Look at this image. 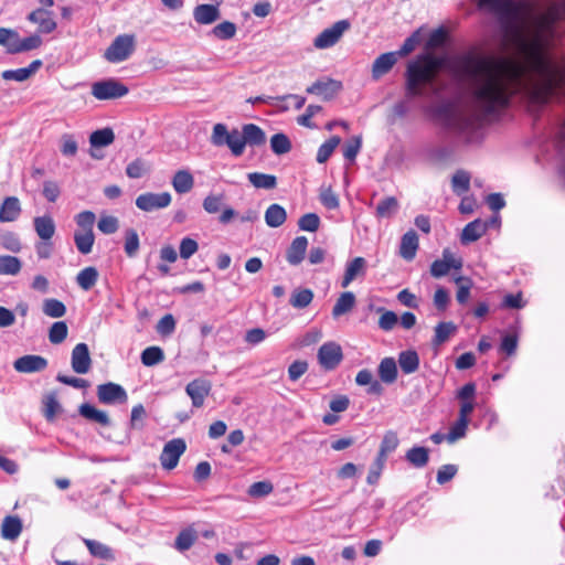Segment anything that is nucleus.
Segmentation results:
<instances>
[{
	"label": "nucleus",
	"instance_id": "nucleus-1",
	"mask_svg": "<svg viewBox=\"0 0 565 565\" xmlns=\"http://www.w3.org/2000/svg\"><path fill=\"white\" fill-rule=\"evenodd\" d=\"M480 4L501 7L515 23L520 39L519 56L513 58L468 54L460 62L473 107L481 115H494L521 94L533 104H546L564 93L565 61H556L547 50L555 23L565 20V0L543 9L539 2L480 0Z\"/></svg>",
	"mask_w": 565,
	"mask_h": 565
},
{
	"label": "nucleus",
	"instance_id": "nucleus-2",
	"mask_svg": "<svg viewBox=\"0 0 565 565\" xmlns=\"http://www.w3.org/2000/svg\"><path fill=\"white\" fill-rule=\"evenodd\" d=\"M437 62L430 56H423L408 64L406 71V97H422L425 86L434 83L437 75Z\"/></svg>",
	"mask_w": 565,
	"mask_h": 565
},
{
	"label": "nucleus",
	"instance_id": "nucleus-3",
	"mask_svg": "<svg viewBox=\"0 0 565 565\" xmlns=\"http://www.w3.org/2000/svg\"><path fill=\"white\" fill-rule=\"evenodd\" d=\"M135 51L132 34L118 35L106 50L104 57L110 63L126 61Z\"/></svg>",
	"mask_w": 565,
	"mask_h": 565
},
{
	"label": "nucleus",
	"instance_id": "nucleus-4",
	"mask_svg": "<svg viewBox=\"0 0 565 565\" xmlns=\"http://www.w3.org/2000/svg\"><path fill=\"white\" fill-rule=\"evenodd\" d=\"M128 92L127 86L114 78L95 82L92 85V95L98 100L120 98Z\"/></svg>",
	"mask_w": 565,
	"mask_h": 565
},
{
	"label": "nucleus",
	"instance_id": "nucleus-5",
	"mask_svg": "<svg viewBox=\"0 0 565 565\" xmlns=\"http://www.w3.org/2000/svg\"><path fill=\"white\" fill-rule=\"evenodd\" d=\"M186 444L182 438H174L168 441L160 455V463L163 469L172 470L178 466L180 457L184 454Z\"/></svg>",
	"mask_w": 565,
	"mask_h": 565
},
{
	"label": "nucleus",
	"instance_id": "nucleus-6",
	"mask_svg": "<svg viewBox=\"0 0 565 565\" xmlns=\"http://www.w3.org/2000/svg\"><path fill=\"white\" fill-rule=\"evenodd\" d=\"M350 23L347 20H340L332 26L324 29L313 41L316 49L323 50L333 46L341 39L343 33L349 30Z\"/></svg>",
	"mask_w": 565,
	"mask_h": 565
},
{
	"label": "nucleus",
	"instance_id": "nucleus-7",
	"mask_svg": "<svg viewBox=\"0 0 565 565\" xmlns=\"http://www.w3.org/2000/svg\"><path fill=\"white\" fill-rule=\"evenodd\" d=\"M499 214H493L489 222L477 218L468 223L461 233V243L468 244L479 239L487 231L488 226H499Z\"/></svg>",
	"mask_w": 565,
	"mask_h": 565
},
{
	"label": "nucleus",
	"instance_id": "nucleus-8",
	"mask_svg": "<svg viewBox=\"0 0 565 565\" xmlns=\"http://www.w3.org/2000/svg\"><path fill=\"white\" fill-rule=\"evenodd\" d=\"M212 384L205 379H195L185 386V393L191 398L192 405L200 408L204 405L205 398L210 395Z\"/></svg>",
	"mask_w": 565,
	"mask_h": 565
},
{
	"label": "nucleus",
	"instance_id": "nucleus-9",
	"mask_svg": "<svg viewBox=\"0 0 565 565\" xmlns=\"http://www.w3.org/2000/svg\"><path fill=\"white\" fill-rule=\"evenodd\" d=\"M343 354L341 347L335 342L322 344L318 351V360L326 370L335 369L342 361Z\"/></svg>",
	"mask_w": 565,
	"mask_h": 565
},
{
	"label": "nucleus",
	"instance_id": "nucleus-10",
	"mask_svg": "<svg viewBox=\"0 0 565 565\" xmlns=\"http://www.w3.org/2000/svg\"><path fill=\"white\" fill-rule=\"evenodd\" d=\"M97 396L103 404H114L117 402H126L127 393L122 386L116 383L100 384L97 387Z\"/></svg>",
	"mask_w": 565,
	"mask_h": 565
},
{
	"label": "nucleus",
	"instance_id": "nucleus-11",
	"mask_svg": "<svg viewBox=\"0 0 565 565\" xmlns=\"http://www.w3.org/2000/svg\"><path fill=\"white\" fill-rule=\"evenodd\" d=\"M71 364L74 372L86 374L90 370L92 359L86 343H77L71 356Z\"/></svg>",
	"mask_w": 565,
	"mask_h": 565
},
{
	"label": "nucleus",
	"instance_id": "nucleus-12",
	"mask_svg": "<svg viewBox=\"0 0 565 565\" xmlns=\"http://www.w3.org/2000/svg\"><path fill=\"white\" fill-rule=\"evenodd\" d=\"M342 85L334 79L317 81L307 87V93L322 97L323 100H331L341 90Z\"/></svg>",
	"mask_w": 565,
	"mask_h": 565
},
{
	"label": "nucleus",
	"instance_id": "nucleus-13",
	"mask_svg": "<svg viewBox=\"0 0 565 565\" xmlns=\"http://www.w3.org/2000/svg\"><path fill=\"white\" fill-rule=\"evenodd\" d=\"M47 360L41 355L28 354L17 359L13 363L15 371L20 373L42 372L47 367Z\"/></svg>",
	"mask_w": 565,
	"mask_h": 565
},
{
	"label": "nucleus",
	"instance_id": "nucleus-14",
	"mask_svg": "<svg viewBox=\"0 0 565 565\" xmlns=\"http://www.w3.org/2000/svg\"><path fill=\"white\" fill-rule=\"evenodd\" d=\"M171 202V195L168 192L161 193H146L141 194L136 200L138 209L149 211L153 209H163Z\"/></svg>",
	"mask_w": 565,
	"mask_h": 565
},
{
	"label": "nucleus",
	"instance_id": "nucleus-15",
	"mask_svg": "<svg viewBox=\"0 0 565 565\" xmlns=\"http://www.w3.org/2000/svg\"><path fill=\"white\" fill-rule=\"evenodd\" d=\"M221 18L218 4H198L193 9V19L198 24L207 25L212 24Z\"/></svg>",
	"mask_w": 565,
	"mask_h": 565
},
{
	"label": "nucleus",
	"instance_id": "nucleus-16",
	"mask_svg": "<svg viewBox=\"0 0 565 565\" xmlns=\"http://www.w3.org/2000/svg\"><path fill=\"white\" fill-rule=\"evenodd\" d=\"M397 61V54L394 52L383 53L377 56L372 65L373 79H380L383 75L387 74Z\"/></svg>",
	"mask_w": 565,
	"mask_h": 565
},
{
	"label": "nucleus",
	"instance_id": "nucleus-17",
	"mask_svg": "<svg viewBox=\"0 0 565 565\" xmlns=\"http://www.w3.org/2000/svg\"><path fill=\"white\" fill-rule=\"evenodd\" d=\"M28 20L39 25L40 33H51L56 29V22L52 12L44 9H36L28 15Z\"/></svg>",
	"mask_w": 565,
	"mask_h": 565
},
{
	"label": "nucleus",
	"instance_id": "nucleus-18",
	"mask_svg": "<svg viewBox=\"0 0 565 565\" xmlns=\"http://www.w3.org/2000/svg\"><path fill=\"white\" fill-rule=\"evenodd\" d=\"M42 66L41 60H34L28 67L3 71L1 76L4 81L24 82L29 79Z\"/></svg>",
	"mask_w": 565,
	"mask_h": 565
},
{
	"label": "nucleus",
	"instance_id": "nucleus-19",
	"mask_svg": "<svg viewBox=\"0 0 565 565\" xmlns=\"http://www.w3.org/2000/svg\"><path fill=\"white\" fill-rule=\"evenodd\" d=\"M366 269V260L363 257H355L348 263L341 287L347 288L355 278L363 276Z\"/></svg>",
	"mask_w": 565,
	"mask_h": 565
},
{
	"label": "nucleus",
	"instance_id": "nucleus-20",
	"mask_svg": "<svg viewBox=\"0 0 565 565\" xmlns=\"http://www.w3.org/2000/svg\"><path fill=\"white\" fill-rule=\"evenodd\" d=\"M307 246L308 241L305 236L296 237L287 249V262L294 266L299 265L305 258Z\"/></svg>",
	"mask_w": 565,
	"mask_h": 565
},
{
	"label": "nucleus",
	"instance_id": "nucleus-21",
	"mask_svg": "<svg viewBox=\"0 0 565 565\" xmlns=\"http://www.w3.org/2000/svg\"><path fill=\"white\" fill-rule=\"evenodd\" d=\"M21 519L17 515H8L1 524V536L8 541H15L22 532Z\"/></svg>",
	"mask_w": 565,
	"mask_h": 565
},
{
	"label": "nucleus",
	"instance_id": "nucleus-22",
	"mask_svg": "<svg viewBox=\"0 0 565 565\" xmlns=\"http://www.w3.org/2000/svg\"><path fill=\"white\" fill-rule=\"evenodd\" d=\"M244 148L248 146H262L266 142L265 132L255 124H246L242 128Z\"/></svg>",
	"mask_w": 565,
	"mask_h": 565
},
{
	"label": "nucleus",
	"instance_id": "nucleus-23",
	"mask_svg": "<svg viewBox=\"0 0 565 565\" xmlns=\"http://www.w3.org/2000/svg\"><path fill=\"white\" fill-rule=\"evenodd\" d=\"M418 248V236L415 231L411 230L405 233L401 242V256L406 260H412Z\"/></svg>",
	"mask_w": 565,
	"mask_h": 565
},
{
	"label": "nucleus",
	"instance_id": "nucleus-24",
	"mask_svg": "<svg viewBox=\"0 0 565 565\" xmlns=\"http://www.w3.org/2000/svg\"><path fill=\"white\" fill-rule=\"evenodd\" d=\"M397 372L394 358H384L379 364L377 374L385 384H393L397 379Z\"/></svg>",
	"mask_w": 565,
	"mask_h": 565
},
{
	"label": "nucleus",
	"instance_id": "nucleus-25",
	"mask_svg": "<svg viewBox=\"0 0 565 565\" xmlns=\"http://www.w3.org/2000/svg\"><path fill=\"white\" fill-rule=\"evenodd\" d=\"M34 228L42 241H50L55 233V223L49 215L34 218Z\"/></svg>",
	"mask_w": 565,
	"mask_h": 565
},
{
	"label": "nucleus",
	"instance_id": "nucleus-26",
	"mask_svg": "<svg viewBox=\"0 0 565 565\" xmlns=\"http://www.w3.org/2000/svg\"><path fill=\"white\" fill-rule=\"evenodd\" d=\"M78 413L84 418L98 423L103 426H108L110 424V419L106 412L99 411L88 403L82 404L78 408Z\"/></svg>",
	"mask_w": 565,
	"mask_h": 565
},
{
	"label": "nucleus",
	"instance_id": "nucleus-27",
	"mask_svg": "<svg viewBox=\"0 0 565 565\" xmlns=\"http://www.w3.org/2000/svg\"><path fill=\"white\" fill-rule=\"evenodd\" d=\"M398 364L403 373H415L419 367V356L416 351H402L398 355Z\"/></svg>",
	"mask_w": 565,
	"mask_h": 565
},
{
	"label": "nucleus",
	"instance_id": "nucleus-28",
	"mask_svg": "<svg viewBox=\"0 0 565 565\" xmlns=\"http://www.w3.org/2000/svg\"><path fill=\"white\" fill-rule=\"evenodd\" d=\"M457 331V326L451 322V321H448V322H439L436 327H435V334H434V338H433V345L434 347H439L441 344H444L445 342H447L451 335H454Z\"/></svg>",
	"mask_w": 565,
	"mask_h": 565
},
{
	"label": "nucleus",
	"instance_id": "nucleus-29",
	"mask_svg": "<svg viewBox=\"0 0 565 565\" xmlns=\"http://www.w3.org/2000/svg\"><path fill=\"white\" fill-rule=\"evenodd\" d=\"M355 305V296L351 291H345L340 295L332 309V317L334 319L350 312Z\"/></svg>",
	"mask_w": 565,
	"mask_h": 565
},
{
	"label": "nucleus",
	"instance_id": "nucleus-30",
	"mask_svg": "<svg viewBox=\"0 0 565 565\" xmlns=\"http://www.w3.org/2000/svg\"><path fill=\"white\" fill-rule=\"evenodd\" d=\"M94 233L92 230H79L74 233V242L79 253L86 255L92 252L94 245Z\"/></svg>",
	"mask_w": 565,
	"mask_h": 565
},
{
	"label": "nucleus",
	"instance_id": "nucleus-31",
	"mask_svg": "<svg viewBox=\"0 0 565 565\" xmlns=\"http://www.w3.org/2000/svg\"><path fill=\"white\" fill-rule=\"evenodd\" d=\"M84 544L88 548L89 553L100 559L113 561L115 558L113 550L98 541L84 539Z\"/></svg>",
	"mask_w": 565,
	"mask_h": 565
},
{
	"label": "nucleus",
	"instance_id": "nucleus-32",
	"mask_svg": "<svg viewBox=\"0 0 565 565\" xmlns=\"http://www.w3.org/2000/svg\"><path fill=\"white\" fill-rule=\"evenodd\" d=\"M405 458L415 468H423L428 463L429 450L426 447L415 446L407 450Z\"/></svg>",
	"mask_w": 565,
	"mask_h": 565
},
{
	"label": "nucleus",
	"instance_id": "nucleus-33",
	"mask_svg": "<svg viewBox=\"0 0 565 565\" xmlns=\"http://www.w3.org/2000/svg\"><path fill=\"white\" fill-rule=\"evenodd\" d=\"M194 184L193 175L188 170H179L172 178L173 189L178 193H188Z\"/></svg>",
	"mask_w": 565,
	"mask_h": 565
},
{
	"label": "nucleus",
	"instance_id": "nucleus-34",
	"mask_svg": "<svg viewBox=\"0 0 565 565\" xmlns=\"http://www.w3.org/2000/svg\"><path fill=\"white\" fill-rule=\"evenodd\" d=\"M43 415L49 422H53L57 414L62 412V406L57 401L55 392H51L43 397Z\"/></svg>",
	"mask_w": 565,
	"mask_h": 565
},
{
	"label": "nucleus",
	"instance_id": "nucleus-35",
	"mask_svg": "<svg viewBox=\"0 0 565 565\" xmlns=\"http://www.w3.org/2000/svg\"><path fill=\"white\" fill-rule=\"evenodd\" d=\"M462 266V262L457 258H451L450 260H435L430 266V274L436 278H440L446 276L451 268L460 269Z\"/></svg>",
	"mask_w": 565,
	"mask_h": 565
},
{
	"label": "nucleus",
	"instance_id": "nucleus-36",
	"mask_svg": "<svg viewBox=\"0 0 565 565\" xmlns=\"http://www.w3.org/2000/svg\"><path fill=\"white\" fill-rule=\"evenodd\" d=\"M313 300V292L308 288H296L289 299L291 307L296 309L307 308Z\"/></svg>",
	"mask_w": 565,
	"mask_h": 565
},
{
	"label": "nucleus",
	"instance_id": "nucleus-37",
	"mask_svg": "<svg viewBox=\"0 0 565 565\" xmlns=\"http://www.w3.org/2000/svg\"><path fill=\"white\" fill-rule=\"evenodd\" d=\"M205 212H234V210L225 202L223 194H211L203 202Z\"/></svg>",
	"mask_w": 565,
	"mask_h": 565
},
{
	"label": "nucleus",
	"instance_id": "nucleus-38",
	"mask_svg": "<svg viewBox=\"0 0 565 565\" xmlns=\"http://www.w3.org/2000/svg\"><path fill=\"white\" fill-rule=\"evenodd\" d=\"M452 127L460 134H468L478 127L477 116L457 115L452 118Z\"/></svg>",
	"mask_w": 565,
	"mask_h": 565
},
{
	"label": "nucleus",
	"instance_id": "nucleus-39",
	"mask_svg": "<svg viewBox=\"0 0 565 565\" xmlns=\"http://www.w3.org/2000/svg\"><path fill=\"white\" fill-rule=\"evenodd\" d=\"M248 181L257 189H274L277 184V179L273 174L252 172L247 175Z\"/></svg>",
	"mask_w": 565,
	"mask_h": 565
},
{
	"label": "nucleus",
	"instance_id": "nucleus-40",
	"mask_svg": "<svg viewBox=\"0 0 565 565\" xmlns=\"http://www.w3.org/2000/svg\"><path fill=\"white\" fill-rule=\"evenodd\" d=\"M98 279V271L95 267H86L82 269L76 277L78 286L84 290L92 289Z\"/></svg>",
	"mask_w": 565,
	"mask_h": 565
},
{
	"label": "nucleus",
	"instance_id": "nucleus-41",
	"mask_svg": "<svg viewBox=\"0 0 565 565\" xmlns=\"http://www.w3.org/2000/svg\"><path fill=\"white\" fill-rule=\"evenodd\" d=\"M43 313L50 318H61L66 313L65 305L54 298H47L43 301Z\"/></svg>",
	"mask_w": 565,
	"mask_h": 565
},
{
	"label": "nucleus",
	"instance_id": "nucleus-42",
	"mask_svg": "<svg viewBox=\"0 0 565 565\" xmlns=\"http://www.w3.org/2000/svg\"><path fill=\"white\" fill-rule=\"evenodd\" d=\"M398 444L399 440L397 434L393 430L386 431L381 441L377 455L387 459V456L395 451V449L398 447Z\"/></svg>",
	"mask_w": 565,
	"mask_h": 565
},
{
	"label": "nucleus",
	"instance_id": "nucleus-43",
	"mask_svg": "<svg viewBox=\"0 0 565 565\" xmlns=\"http://www.w3.org/2000/svg\"><path fill=\"white\" fill-rule=\"evenodd\" d=\"M164 360L163 350L159 347H148L141 353V363L145 366H153Z\"/></svg>",
	"mask_w": 565,
	"mask_h": 565
},
{
	"label": "nucleus",
	"instance_id": "nucleus-44",
	"mask_svg": "<svg viewBox=\"0 0 565 565\" xmlns=\"http://www.w3.org/2000/svg\"><path fill=\"white\" fill-rule=\"evenodd\" d=\"M237 28L235 23L231 21H223L215 25L210 34L218 40H230L233 39L236 34Z\"/></svg>",
	"mask_w": 565,
	"mask_h": 565
},
{
	"label": "nucleus",
	"instance_id": "nucleus-45",
	"mask_svg": "<svg viewBox=\"0 0 565 565\" xmlns=\"http://www.w3.org/2000/svg\"><path fill=\"white\" fill-rule=\"evenodd\" d=\"M114 139V131L110 128H104L94 131L89 137V142L92 147L99 148L110 145Z\"/></svg>",
	"mask_w": 565,
	"mask_h": 565
},
{
	"label": "nucleus",
	"instance_id": "nucleus-46",
	"mask_svg": "<svg viewBox=\"0 0 565 565\" xmlns=\"http://www.w3.org/2000/svg\"><path fill=\"white\" fill-rule=\"evenodd\" d=\"M451 186L454 192L461 195L468 192L470 188V174L463 170L457 171L451 179Z\"/></svg>",
	"mask_w": 565,
	"mask_h": 565
},
{
	"label": "nucleus",
	"instance_id": "nucleus-47",
	"mask_svg": "<svg viewBox=\"0 0 565 565\" xmlns=\"http://www.w3.org/2000/svg\"><path fill=\"white\" fill-rule=\"evenodd\" d=\"M139 236L138 233L134 228H128L125 231V245L124 249L128 257L132 258L138 254L139 250Z\"/></svg>",
	"mask_w": 565,
	"mask_h": 565
},
{
	"label": "nucleus",
	"instance_id": "nucleus-48",
	"mask_svg": "<svg viewBox=\"0 0 565 565\" xmlns=\"http://www.w3.org/2000/svg\"><path fill=\"white\" fill-rule=\"evenodd\" d=\"M18 32L13 29L0 28V45L4 46L7 53L15 54L13 51L18 44Z\"/></svg>",
	"mask_w": 565,
	"mask_h": 565
},
{
	"label": "nucleus",
	"instance_id": "nucleus-49",
	"mask_svg": "<svg viewBox=\"0 0 565 565\" xmlns=\"http://www.w3.org/2000/svg\"><path fill=\"white\" fill-rule=\"evenodd\" d=\"M42 45V39L39 34H33L28 38L21 39L18 34V44L17 47L13 49L15 54L22 52H29L39 49Z\"/></svg>",
	"mask_w": 565,
	"mask_h": 565
},
{
	"label": "nucleus",
	"instance_id": "nucleus-50",
	"mask_svg": "<svg viewBox=\"0 0 565 565\" xmlns=\"http://www.w3.org/2000/svg\"><path fill=\"white\" fill-rule=\"evenodd\" d=\"M340 142L341 138L338 136H333L323 142L318 149L317 161L319 163H324L330 158L334 149L340 145Z\"/></svg>",
	"mask_w": 565,
	"mask_h": 565
},
{
	"label": "nucleus",
	"instance_id": "nucleus-51",
	"mask_svg": "<svg viewBox=\"0 0 565 565\" xmlns=\"http://www.w3.org/2000/svg\"><path fill=\"white\" fill-rule=\"evenodd\" d=\"M195 540L196 532L193 529H185L178 534L174 546L177 550L184 552L193 545Z\"/></svg>",
	"mask_w": 565,
	"mask_h": 565
},
{
	"label": "nucleus",
	"instance_id": "nucleus-52",
	"mask_svg": "<svg viewBox=\"0 0 565 565\" xmlns=\"http://www.w3.org/2000/svg\"><path fill=\"white\" fill-rule=\"evenodd\" d=\"M21 270V262L14 256H0V275H17Z\"/></svg>",
	"mask_w": 565,
	"mask_h": 565
},
{
	"label": "nucleus",
	"instance_id": "nucleus-53",
	"mask_svg": "<svg viewBox=\"0 0 565 565\" xmlns=\"http://www.w3.org/2000/svg\"><path fill=\"white\" fill-rule=\"evenodd\" d=\"M67 333V324L64 321H56L49 330V340L53 344H60L66 339Z\"/></svg>",
	"mask_w": 565,
	"mask_h": 565
},
{
	"label": "nucleus",
	"instance_id": "nucleus-54",
	"mask_svg": "<svg viewBox=\"0 0 565 565\" xmlns=\"http://www.w3.org/2000/svg\"><path fill=\"white\" fill-rule=\"evenodd\" d=\"M227 146L235 157H239L244 152L243 135L238 129L231 130L230 137L225 140Z\"/></svg>",
	"mask_w": 565,
	"mask_h": 565
},
{
	"label": "nucleus",
	"instance_id": "nucleus-55",
	"mask_svg": "<svg viewBox=\"0 0 565 565\" xmlns=\"http://www.w3.org/2000/svg\"><path fill=\"white\" fill-rule=\"evenodd\" d=\"M270 148L276 154H285L290 151L291 143L285 134H276L270 139Z\"/></svg>",
	"mask_w": 565,
	"mask_h": 565
},
{
	"label": "nucleus",
	"instance_id": "nucleus-56",
	"mask_svg": "<svg viewBox=\"0 0 565 565\" xmlns=\"http://www.w3.org/2000/svg\"><path fill=\"white\" fill-rule=\"evenodd\" d=\"M274 490V486L270 481H257L249 486L247 493L252 498H264L269 495Z\"/></svg>",
	"mask_w": 565,
	"mask_h": 565
},
{
	"label": "nucleus",
	"instance_id": "nucleus-57",
	"mask_svg": "<svg viewBox=\"0 0 565 565\" xmlns=\"http://www.w3.org/2000/svg\"><path fill=\"white\" fill-rule=\"evenodd\" d=\"M231 131H228L226 125L224 124H215L213 126L212 135H211V143L215 147L225 146V140L230 137Z\"/></svg>",
	"mask_w": 565,
	"mask_h": 565
},
{
	"label": "nucleus",
	"instance_id": "nucleus-58",
	"mask_svg": "<svg viewBox=\"0 0 565 565\" xmlns=\"http://www.w3.org/2000/svg\"><path fill=\"white\" fill-rule=\"evenodd\" d=\"M468 424L469 419H461L458 417L457 422L451 426L447 434V441L455 443L459 438H462L466 435Z\"/></svg>",
	"mask_w": 565,
	"mask_h": 565
},
{
	"label": "nucleus",
	"instance_id": "nucleus-59",
	"mask_svg": "<svg viewBox=\"0 0 565 565\" xmlns=\"http://www.w3.org/2000/svg\"><path fill=\"white\" fill-rule=\"evenodd\" d=\"M385 462H386V458L381 457L379 455L376 456L374 462L370 467V470H369V473L366 477V481L369 484H375L379 481L382 470L384 469Z\"/></svg>",
	"mask_w": 565,
	"mask_h": 565
},
{
	"label": "nucleus",
	"instance_id": "nucleus-60",
	"mask_svg": "<svg viewBox=\"0 0 565 565\" xmlns=\"http://www.w3.org/2000/svg\"><path fill=\"white\" fill-rule=\"evenodd\" d=\"M319 199L322 205L328 210H334L339 205L338 195L330 188L322 186Z\"/></svg>",
	"mask_w": 565,
	"mask_h": 565
},
{
	"label": "nucleus",
	"instance_id": "nucleus-61",
	"mask_svg": "<svg viewBox=\"0 0 565 565\" xmlns=\"http://www.w3.org/2000/svg\"><path fill=\"white\" fill-rule=\"evenodd\" d=\"M157 332L161 335H170L175 330L174 317L170 313L163 316L157 323Z\"/></svg>",
	"mask_w": 565,
	"mask_h": 565
},
{
	"label": "nucleus",
	"instance_id": "nucleus-62",
	"mask_svg": "<svg viewBox=\"0 0 565 565\" xmlns=\"http://www.w3.org/2000/svg\"><path fill=\"white\" fill-rule=\"evenodd\" d=\"M97 227L102 233L109 235L118 230L119 222L117 217L113 215H106L98 221Z\"/></svg>",
	"mask_w": 565,
	"mask_h": 565
},
{
	"label": "nucleus",
	"instance_id": "nucleus-63",
	"mask_svg": "<svg viewBox=\"0 0 565 565\" xmlns=\"http://www.w3.org/2000/svg\"><path fill=\"white\" fill-rule=\"evenodd\" d=\"M319 224L320 220L318 217V214H303L298 221L300 230L308 232L317 231Z\"/></svg>",
	"mask_w": 565,
	"mask_h": 565
},
{
	"label": "nucleus",
	"instance_id": "nucleus-64",
	"mask_svg": "<svg viewBox=\"0 0 565 565\" xmlns=\"http://www.w3.org/2000/svg\"><path fill=\"white\" fill-rule=\"evenodd\" d=\"M198 248L199 245L194 239L184 237L180 243V257L183 259H189L196 253Z\"/></svg>",
	"mask_w": 565,
	"mask_h": 565
}]
</instances>
